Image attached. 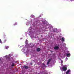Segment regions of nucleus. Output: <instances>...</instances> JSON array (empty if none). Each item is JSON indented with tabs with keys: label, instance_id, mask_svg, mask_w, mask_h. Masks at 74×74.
<instances>
[{
	"label": "nucleus",
	"instance_id": "1",
	"mask_svg": "<svg viewBox=\"0 0 74 74\" xmlns=\"http://www.w3.org/2000/svg\"><path fill=\"white\" fill-rule=\"evenodd\" d=\"M62 69L63 71H66L67 69V66H64L63 67H62Z\"/></svg>",
	"mask_w": 74,
	"mask_h": 74
},
{
	"label": "nucleus",
	"instance_id": "2",
	"mask_svg": "<svg viewBox=\"0 0 74 74\" xmlns=\"http://www.w3.org/2000/svg\"><path fill=\"white\" fill-rule=\"evenodd\" d=\"M24 68H25V69H26V70H27V69H28L30 68V67L24 65L23 66V68L24 69Z\"/></svg>",
	"mask_w": 74,
	"mask_h": 74
},
{
	"label": "nucleus",
	"instance_id": "3",
	"mask_svg": "<svg viewBox=\"0 0 74 74\" xmlns=\"http://www.w3.org/2000/svg\"><path fill=\"white\" fill-rule=\"evenodd\" d=\"M70 72H71V70L69 69L66 72V74H70Z\"/></svg>",
	"mask_w": 74,
	"mask_h": 74
},
{
	"label": "nucleus",
	"instance_id": "4",
	"mask_svg": "<svg viewBox=\"0 0 74 74\" xmlns=\"http://www.w3.org/2000/svg\"><path fill=\"white\" fill-rule=\"evenodd\" d=\"M51 60H52L51 59H50L48 60L47 63V65H48V64H49V63H50V62L51 61Z\"/></svg>",
	"mask_w": 74,
	"mask_h": 74
},
{
	"label": "nucleus",
	"instance_id": "5",
	"mask_svg": "<svg viewBox=\"0 0 74 74\" xmlns=\"http://www.w3.org/2000/svg\"><path fill=\"white\" fill-rule=\"evenodd\" d=\"M59 47L57 46H56L55 47H54V49H55V50H56L57 49H59Z\"/></svg>",
	"mask_w": 74,
	"mask_h": 74
},
{
	"label": "nucleus",
	"instance_id": "6",
	"mask_svg": "<svg viewBox=\"0 0 74 74\" xmlns=\"http://www.w3.org/2000/svg\"><path fill=\"white\" fill-rule=\"evenodd\" d=\"M36 50L37 52H39L41 50V49L40 48H38Z\"/></svg>",
	"mask_w": 74,
	"mask_h": 74
},
{
	"label": "nucleus",
	"instance_id": "7",
	"mask_svg": "<svg viewBox=\"0 0 74 74\" xmlns=\"http://www.w3.org/2000/svg\"><path fill=\"white\" fill-rule=\"evenodd\" d=\"M6 59H7V60H8V61H10V57H7V58L6 57Z\"/></svg>",
	"mask_w": 74,
	"mask_h": 74
},
{
	"label": "nucleus",
	"instance_id": "8",
	"mask_svg": "<svg viewBox=\"0 0 74 74\" xmlns=\"http://www.w3.org/2000/svg\"><path fill=\"white\" fill-rule=\"evenodd\" d=\"M66 56L67 57H69V56H70V53H68L67 54Z\"/></svg>",
	"mask_w": 74,
	"mask_h": 74
},
{
	"label": "nucleus",
	"instance_id": "9",
	"mask_svg": "<svg viewBox=\"0 0 74 74\" xmlns=\"http://www.w3.org/2000/svg\"><path fill=\"white\" fill-rule=\"evenodd\" d=\"M61 40L62 41H64V38H62L61 39Z\"/></svg>",
	"mask_w": 74,
	"mask_h": 74
},
{
	"label": "nucleus",
	"instance_id": "10",
	"mask_svg": "<svg viewBox=\"0 0 74 74\" xmlns=\"http://www.w3.org/2000/svg\"><path fill=\"white\" fill-rule=\"evenodd\" d=\"M42 65L43 66V67H47V66L45 65V64L44 63H43L42 64Z\"/></svg>",
	"mask_w": 74,
	"mask_h": 74
},
{
	"label": "nucleus",
	"instance_id": "11",
	"mask_svg": "<svg viewBox=\"0 0 74 74\" xmlns=\"http://www.w3.org/2000/svg\"><path fill=\"white\" fill-rule=\"evenodd\" d=\"M17 23H14V26H15V25H17Z\"/></svg>",
	"mask_w": 74,
	"mask_h": 74
},
{
	"label": "nucleus",
	"instance_id": "12",
	"mask_svg": "<svg viewBox=\"0 0 74 74\" xmlns=\"http://www.w3.org/2000/svg\"><path fill=\"white\" fill-rule=\"evenodd\" d=\"M14 64H14V63H12V66H14Z\"/></svg>",
	"mask_w": 74,
	"mask_h": 74
},
{
	"label": "nucleus",
	"instance_id": "13",
	"mask_svg": "<svg viewBox=\"0 0 74 74\" xmlns=\"http://www.w3.org/2000/svg\"><path fill=\"white\" fill-rule=\"evenodd\" d=\"M6 41H7V40L5 39L4 40V42H6Z\"/></svg>",
	"mask_w": 74,
	"mask_h": 74
},
{
	"label": "nucleus",
	"instance_id": "14",
	"mask_svg": "<svg viewBox=\"0 0 74 74\" xmlns=\"http://www.w3.org/2000/svg\"><path fill=\"white\" fill-rule=\"evenodd\" d=\"M8 48H9V47L8 46H7L6 47V49H8Z\"/></svg>",
	"mask_w": 74,
	"mask_h": 74
},
{
	"label": "nucleus",
	"instance_id": "15",
	"mask_svg": "<svg viewBox=\"0 0 74 74\" xmlns=\"http://www.w3.org/2000/svg\"><path fill=\"white\" fill-rule=\"evenodd\" d=\"M0 42L1 43V39H0Z\"/></svg>",
	"mask_w": 74,
	"mask_h": 74
},
{
	"label": "nucleus",
	"instance_id": "16",
	"mask_svg": "<svg viewBox=\"0 0 74 74\" xmlns=\"http://www.w3.org/2000/svg\"><path fill=\"white\" fill-rule=\"evenodd\" d=\"M61 63H63V60H61Z\"/></svg>",
	"mask_w": 74,
	"mask_h": 74
},
{
	"label": "nucleus",
	"instance_id": "17",
	"mask_svg": "<svg viewBox=\"0 0 74 74\" xmlns=\"http://www.w3.org/2000/svg\"><path fill=\"white\" fill-rule=\"evenodd\" d=\"M42 68H43V66H42Z\"/></svg>",
	"mask_w": 74,
	"mask_h": 74
},
{
	"label": "nucleus",
	"instance_id": "18",
	"mask_svg": "<svg viewBox=\"0 0 74 74\" xmlns=\"http://www.w3.org/2000/svg\"><path fill=\"white\" fill-rule=\"evenodd\" d=\"M4 37L5 36V35H4Z\"/></svg>",
	"mask_w": 74,
	"mask_h": 74
},
{
	"label": "nucleus",
	"instance_id": "19",
	"mask_svg": "<svg viewBox=\"0 0 74 74\" xmlns=\"http://www.w3.org/2000/svg\"><path fill=\"white\" fill-rule=\"evenodd\" d=\"M38 74H39V73H38Z\"/></svg>",
	"mask_w": 74,
	"mask_h": 74
}]
</instances>
